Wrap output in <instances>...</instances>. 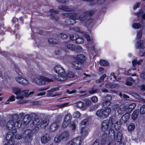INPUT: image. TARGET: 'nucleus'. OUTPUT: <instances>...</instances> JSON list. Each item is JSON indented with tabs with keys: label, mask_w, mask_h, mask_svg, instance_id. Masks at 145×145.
I'll return each mask as SVG.
<instances>
[{
	"label": "nucleus",
	"mask_w": 145,
	"mask_h": 145,
	"mask_svg": "<svg viewBox=\"0 0 145 145\" xmlns=\"http://www.w3.org/2000/svg\"><path fill=\"white\" fill-rule=\"evenodd\" d=\"M50 138L49 134H44L41 137L40 140L42 144H46L50 140Z\"/></svg>",
	"instance_id": "dca6fc26"
},
{
	"label": "nucleus",
	"mask_w": 145,
	"mask_h": 145,
	"mask_svg": "<svg viewBox=\"0 0 145 145\" xmlns=\"http://www.w3.org/2000/svg\"><path fill=\"white\" fill-rule=\"evenodd\" d=\"M61 40H63V39L61 38L60 39H59V37H57L56 38H50L48 39V41L51 44H56L59 43Z\"/></svg>",
	"instance_id": "f3484780"
},
{
	"label": "nucleus",
	"mask_w": 145,
	"mask_h": 145,
	"mask_svg": "<svg viewBox=\"0 0 145 145\" xmlns=\"http://www.w3.org/2000/svg\"><path fill=\"white\" fill-rule=\"evenodd\" d=\"M31 131L30 129H27L26 130L25 132L24 135H25V140L26 142H28L31 140Z\"/></svg>",
	"instance_id": "a211bd4d"
},
{
	"label": "nucleus",
	"mask_w": 145,
	"mask_h": 145,
	"mask_svg": "<svg viewBox=\"0 0 145 145\" xmlns=\"http://www.w3.org/2000/svg\"><path fill=\"white\" fill-rule=\"evenodd\" d=\"M54 70L56 72L59 74L57 80L60 81H63V67L60 65H57L55 67Z\"/></svg>",
	"instance_id": "6e6552de"
},
{
	"label": "nucleus",
	"mask_w": 145,
	"mask_h": 145,
	"mask_svg": "<svg viewBox=\"0 0 145 145\" xmlns=\"http://www.w3.org/2000/svg\"><path fill=\"white\" fill-rule=\"evenodd\" d=\"M69 17L71 20L69 21L70 23L68 24L73 25L76 23L75 20L78 19L76 14L73 13L69 14ZM78 19L81 21H84L86 19V17L84 15H81Z\"/></svg>",
	"instance_id": "39448f33"
},
{
	"label": "nucleus",
	"mask_w": 145,
	"mask_h": 145,
	"mask_svg": "<svg viewBox=\"0 0 145 145\" xmlns=\"http://www.w3.org/2000/svg\"><path fill=\"white\" fill-rule=\"evenodd\" d=\"M34 123H35L36 125H39L42 127H46L49 123V121L47 119H45L42 121L41 120L37 119L36 120L34 121Z\"/></svg>",
	"instance_id": "1a4fd4ad"
},
{
	"label": "nucleus",
	"mask_w": 145,
	"mask_h": 145,
	"mask_svg": "<svg viewBox=\"0 0 145 145\" xmlns=\"http://www.w3.org/2000/svg\"><path fill=\"white\" fill-rule=\"evenodd\" d=\"M60 88V87L57 86L53 88H52L50 90L47 91V92L48 93H50L57 91L59 90Z\"/></svg>",
	"instance_id": "e433bc0d"
},
{
	"label": "nucleus",
	"mask_w": 145,
	"mask_h": 145,
	"mask_svg": "<svg viewBox=\"0 0 145 145\" xmlns=\"http://www.w3.org/2000/svg\"><path fill=\"white\" fill-rule=\"evenodd\" d=\"M13 93L16 95V98L17 99V102L19 104H22L27 103V100H25L24 95L26 97H28L30 95L33 94L34 91L30 92L28 93L29 91L27 90L21 91L20 88L18 87H13L12 88Z\"/></svg>",
	"instance_id": "f257e3e1"
},
{
	"label": "nucleus",
	"mask_w": 145,
	"mask_h": 145,
	"mask_svg": "<svg viewBox=\"0 0 145 145\" xmlns=\"http://www.w3.org/2000/svg\"><path fill=\"white\" fill-rule=\"evenodd\" d=\"M121 124V120H119L118 121H117L115 123L114 126L115 129H118L120 127Z\"/></svg>",
	"instance_id": "c9c22d12"
},
{
	"label": "nucleus",
	"mask_w": 145,
	"mask_h": 145,
	"mask_svg": "<svg viewBox=\"0 0 145 145\" xmlns=\"http://www.w3.org/2000/svg\"><path fill=\"white\" fill-rule=\"evenodd\" d=\"M97 116L100 118H104V115L103 109H100L98 110L96 112Z\"/></svg>",
	"instance_id": "a878e982"
},
{
	"label": "nucleus",
	"mask_w": 145,
	"mask_h": 145,
	"mask_svg": "<svg viewBox=\"0 0 145 145\" xmlns=\"http://www.w3.org/2000/svg\"><path fill=\"white\" fill-rule=\"evenodd\" d=\"M104 118H106L110 114L111 109L110 108H107L105 109H103Z\"/></svg>",
	"instance_id": "5701e85b"
},
{
	"label": "nucleus",
	"mask_w": 145,
	"mask_h": 145,
	"mask_svg": "<svg viewBox=\"0 0 145 145\" xmlns=\"http://www.w3.org/2000/svg\"><path fill=\"white\" fill-rule=\"evenodd\" d=\"M84 40L83 38L79 37L76 40V42L78 44H82L84 42Z\"/></svg>",
	"instance_id": "58836bf2"
},
{
	"label": "nucleus",
	"mask_w": 145,
	"mask_h": 145,
	"mask_svg": "<svg viewBox=\"0 0 145 145\" xmlns=\"http://www.w3.org/2000/svg\"><path fill=\"white\" fill-rule=\"evenodd\" d=\"M129 81L133 82L134 81V80L131 78H129L126 80V85L130 86L132 85V83L129 82Z\"/></svg>",
	"instance_id": "c03bdc74"
},
{
	"label": "nucleus",
	"mask_w": 145,
	"mask_h": 145,
	"mask_svg": "<svg viewBox=\"0 0 145 145\" xmlns=\"http://www.w3.org/2000/svg\"><path fill=\"white\" fill-rule=\"evenodd\" d=\"M74 76V74L73 72H69L67 74H66L64 75V81L67 80L68 77L72 78Z\"/></svg>",
	"instance_id": "cd10ccee"
},
{
	"label": "nucleus",
	"mask_w": 145,
	"mask_h": 145,
	"mask_svg": "<svg viewBox=\"0 0 145 145\" xmlns=\"http://www.w3.org/2000/svg\"><path fill=\"white\" fill-rule=\"evenodd\" d=\"M139 114V111L138 110H135L134 111L132 114L131 117L133 120H135L138 117Z\"/></svg>",
	"instance_id": "c85d7f7f"
},
{
	"label": "nucleus",
	"mask_w": 145,
	"mask_h": 145,
	"mask_svg": "<svg viewBox=\"0 0 145 145\" xmlns=\"http://www.w3.org/2000/svg\"><path fill=\"white\" fill-rule=\"evenodd\" d=\"M18 119V116L16 115H14L12 117V119L8 121L6 125L7 128L9 130L12 129L13 127L14 126L16 122L18 124V127H20L22 124V121H20L19 122L17 121Z\"/></svg>",
	"instance_id": "20e7f679"
},
{
	"label": "nucleus",
	"mask_w": 145,
	"mask_h": 145,
	"mask_svg": "<svg viewBox=\"0 0 145 145\" xmlns=\"http://www.w3.org/2000/svg\"><path fill=\"white\" fill-rule=\"evenodd\" d=\"M70 37L71 40H75L76 41L78 38L79 37V35L77 34H74L70 35Z\"/></svg>",
	"instance_id": "473e14b6"
},
{
	"label": "nucleus",
	"mask_w": 145,
	"mask_h": 145,
	"mask_svg": "<svg viewBox=\"0 0 145 145\" xmlns=\"http://www.w3.org/2000/svg\"><path fill=\"white\" fill-rule=\"evenodd\" d=\"M66 46L67 48L70 50H74L76 48L75 46L72 44H68Z\"/></svg>",
	"instance_id": "2f4dec72"
},
{
	"label": "nucleus",
	"mask_w": 145,
	"mask_h": 145,
	"mask_svg": "<svg viewBox=\"0 0 145 145\" xmlns=\"http://www.w3.org/2000/svg\"><path fill=\"white\" fill-rule=\"evenodd\" d=\"M83 105V103L81 101L78 102L76 104V106L79 108H82Z\"/></svg>",
	"instance_id": "5fc2aeb1"
},
{
	"label": "nucleus",
	"mask_w": 145,
	"mask_h": 145,
	"mask_svg": "<svg viewBox=\"0 0 145 145\" xmlns=\"http://www.w3.org/2000/svg\"><path fill=\"white\" fill-rule=\"evenodd\" d=\"M139 89L142 91H144L145 90V85L144 84H142L139 86Z\"/></svg>",
	"instance_id": "680f3d73"
},
{
	"label": "nucleus",
	"mask_w": 145,
	"mask_h": 145,
	"mask_svg": "<svg viewBox=\"0 0 145 145\" xmlns=\"http://www.w3.org/2000/svg\"><path fill=\"white\" fill-rule=\"evenodd\" d=\"M107 140V135H104L103 136L102 140V143L104 144Z\"/></svg>",
	"instance_id": "603ef678"
},
{
	"label": "nucleus",
	"mask_w": 145,
	"mask_h": 145,
	"mask_svg": "<svg viewBox=\"0 0 145 145\" xmlns=\"http://www.w3.org/2000/svg\"><path fill=\"white\" fill-rule=\"evenodd\" d=\"M80 113L78 111L75 112L73 115L74 117L77 118H80Z\"/></svg>",
	"instance_id": "8fccbe9b"
},
{
	"label": "nucleus",
	"mask_w": 145,
	"mask_h": 145,
	"mask_svg": "<svg viewBox=\"0 0 145 145\" xmlns=\"http://www.w3.org/2000/svg\"><path fill=\"white\" fill-rule=\"evenodd\" d=\"M140 112L141 114H145V105H143L140 108Z\"/></svg>",
	"instance_id": "a18cd8bd"
},
{
	"label": "nucleus",
	"mask_w": 145,
	"mask_h": 145,
	"mask_svg": "<svg viewBox=\"0 0 145 145\" xmlns=\"http://www.w3.org/2000/svg\"><path fill=\"white\" fill-rule=\"evenodd\" d=\"M49 12L50 13V16H52V15H54L55 14L58 13V12L57 11L55 10L54 9H51L49 11Z\"/></svg>",
	"instance_id": "6e6d98bb"
},
{
	"label": "nucleus",
	"mask_w": 145,
	"mask_h": 145,
	"mask_svg": "<svg viewBox=\"0 0 145 145\" xmlns=\"http://www.w3.org/2000/svg\"><path fill=\"white\" fill-rule=\"evenodd\" d=\"M80 133L81 134V137L84 138L86 137L88 134L89 131L88 129L84 128H81L80 130Z\"/></svg>",
	"instance_id": "412c9836"
},
{
	"label": "nucleus",
	"mask_w": 145,
	"mask_h": 145,
	"mask_svg": "<svg viewBox=\"0 0 145 145\" xmlns=\"http://www.w3.org/2000/svg\"><path fill=\"white\" fill-rule=\"evenodd\" d=\"M106 76V74H103L101 76L100 78L99 79L96 80V81L97 82L99 83L102 82L103 81L104 79Z\"/></svg>",
	"instance_id": "79ce46f5"
},
{
	"label": "nucleus",
	"mask_w": 145,
	"mask_h": 145,
	"mask_svg": "<svg viewBox=\"0 0 145 145\" xmlns=\"http://www.w3.org/2000/svg\"><path fill=\"white\" fill-rule=\"evenodd\" d=\"M63 135H57L55 138L54 141L56 142H59L63 139Z\"/></svg>",
	"instance_id": "c756f323"
},
{
	"label": "nucleus",
	"mask_w": 145,
	"mask_h": 145,
	"mask_svg": "<svg viewBox=\"0 0 145 145\" xmlns=\"http://www.w3.org/2000/svg\"><path fill=\"white\" fill-rule=\"evenodd\" d=\"M108 135H109L111 137H114V136L115 135V132L114 130L112 129L111 128L110 129Z\"/></svg>",
	"instance_id": "ea45409f"
},
{
	"label": "nucleus",
	"mask_w": 145,
	"mask_h": 145,
	"mask_svg": "<svg viewBox=\"0 0 145 145\" xmlns=\"http://www.w3.org/2000/svg\"><path fill=\"white\" fill-rule=\"evenodd\" d=\"M136 104L135 103H132L129 104L128 105L125 106L126 110L131 112L135 108Z\"/></svg>",
	"instance_id": "4be33fe9"
},
{
	"label": "nucleus",
	"mask_w": 145,
	"mask_h": 145,
	"mask_svg": "<svg viewBox=\"0 0 145 145\" xmlns=\"http://www.w3.org/2000/svg\"><path fill=\"white\" fill-rule=\"evenodd\" d=\"M6 140L8 145H13L15 143L14 135L12 131H10L7 135Z\"/></svg>",
	"instance_id": "0eeeda50"
},
{
	"label": "nucleus",
	"mask_w": 145,
	"mask_h": 145,
	"mask_svg": "<svg viewBox=\"0 0 145 145\" xmlns=\"http://www.w3.org/2000/svg\"><path fill=\"white\" fill-rule=\"evenodd\" d=\"M53 81L52 79H49L42 76L39 77L33 78L31 79V81L39 85H43L45 84L46 82H50Z\"/></svg>",
	"instance_id": "7ed1b4c3"
},
{
	"label": "nucleus",
	"mask_w": 145,
	"mask_h": 145,
	"mask_svg": "<svg viewBox=\"0 0 145 145\" xmlns=\"http://www.w3.org/2000/svg\"><path fill=\"white\" fill-rule=\"evenodd\" d=\"M100 64L102 66H107L109 65L108 62L106 60H102L99 62Z\"/></svg>",
	"instance_id": "7c9ffc66"
},
{
	"label": "nucleus",
	"mask_w": 145,
	"mask_h": 145,
	"mask_svg": "<svg viewBox=\"0 0 145 145\" xmlns=\"http://www.w3.org/2000/svg\"><path fill=\"white\" fill-rule=\"evenodd\" d=\"M142 60H143L142 59H141L138 61H137L136 59H134L132 61L133 66L134 67V68L133 69V70H134L136 68H135V67H136V65H140V64L141 62L142 61Z\"/></svg>",
	"instance_id": "393cba45"
},
{
	"label": "nucleus",
	"mask_w": 145,
	"mask_h": 145,
	"mask_svg": "<svg viewBox=\"0 0 145 145\" xmlns=\"http://www.w3.org/2000/svg\"><path fill=\"white\" fill-rule=\"evenodd\" d=\"M82 140L80 137H78L73 139L69 142L66 145H80Z\"/></svg>",
	"instance_id": "9b49d317"
},
{
	"label": "nucleus",
	"mask_w": 145,
	"mask_h": 145,
	"mask_svg": "<svg viewBox=\"0 0 145 145\" xmlns=\"http://www.w3.org/2000/svg\"><path fill=\"white\" fill-rule=\"evenodd\" d=\"M126 110L125 106L124 105H121L118 109L117 112L119 114H123Z\"/></svg>",
	"instance_id": "aec40b11"
},
{
	"label": "nucleus",
	"mask_w": 145,
	"mask_h": 145,
	"mask_svg": "<svg viewBox=\"0 0 145 145\" xmlns=\"http://www.w3.org/2000/svg\"><path fill=\"white\" fill-rule=\"evenodd\" d=\"M135 128L134 123H131L128 126V130L129 131H130L133 130Z\"/></svg>",
	"instance_id": "72a5a7b5"
},
{
	"label": "nucleus",
	"mask_w": 145,
	"mask_h": 145,
	"mask_svg": "<svg viewBox=\"0 0 145 145\" xmlns=\"http://www.w3.org/2000/svg\"><path fill=\"white\" fill-rule=\"evenodd\" d=\"M13 93L16 95V98L17 99V102L19 104H22L27 103V100H25L24 95L26 97H28L30 95L33 94L34 91L30 92L28 93L29 91L27 90L21 91L20 88L18 87H13L12 88Z\"/></svg>",
	"instance_id": "f03ea898"
},
{
	"label": "nucleus",
	"mask_w": 145,
	"mask_h": 145,
	"mask_svg": "<svg viewBox=\"0 0 145 145\" xmlns=\"http://www.w3.org/2000/svg\"><path fill=\"white\" fill-rule=\"evenodd\" d=\"M15 100V97L14 96L12 95L10 97L8 100L7 102L6 103V104L9 103L10 101H12Z\"/></svg>",
	"instance_id": "09e8293b"
},
{
	"label": "nucleus",
	"mask_w": 145,
	"mask_h": 145,
	"mask_svg": "<svg viewBox=\"0 0 145 145\" xmlns=\"http://www.w3.org/2000/svg\"><path fill=\"white\" fill-rule=\"evenodd\" d=\"M22 73L19 71L18 76L15 78L16 81L21 84L24 85H27L29 84V81L27 79L23 77Z\"/></svg>",
	"instance_id": "423d86ee"
},
{
	"label": "nucleus",
	"mask_w": 145,
	"mask_h": 145,
	"mask_svg": "<svg viewBox=\"0 0 145 145\" xmlns=\"http://www.w3.org/2000/svg\"><path fill=\"white\" fill-rule=\"evenodd\" d=\"M111 103V102L109 101L105 100L102 103V106L103 107L108 106L110 105Z\"/></svg>",
	"instance_id": "f704fd0d"
},
{
	"label": "nucleus",
	"mask_w": 145,
	"mask_h": 145,
	"mask_svg": "<svg viewBox=\"0 0 145 145\" xmlns=\"http://www.w3.org/2000/svg\"><path fill=\"white\" fill-rule=\"evenodd\" d=\"M123 134L120 131H118L116 134V139L118 142H120L122 138Z\"/></svg>",
	"instance_id": "b1692460"
},
{
	"label": "nucleus",
	"mask_w": 145,
	"mask_h": 145,
	"mask_svg": "<svg viewBox=\"0 0 145 145\" xmlns=\"http://www.w3.org/2000/svg\"><path fill=\"white\" fill-rule=\"evenodd\" d=\"M72 119V116L70 114H68L64 118V127L67 126L70 124Z\"/></svg>",
	"instance_id": "ddd939ff"
},
{
	"label": "nucleus",
	"mask_w": 145,
	"mask_h": 145,
	"mask_svg": "<svg viewBox=\"0 0 145 145\" xmlns=\"http://www.w3.org/2000/svg\"><path fill=\"white\" fill-rule=\"evenodd\" d=\"M74 58L76 60L82 63L86 59V57L84 55L80 54L78 55L76 57H75Z\"/></svg>",
	"instance_id": "6ab92c4d"
},
{
	"label": "nucleus",
	"mask_w": 145,
	"mask_h": 145,
	"mask_svg": "<svg viewBox=\"0 0 145 145\" xmlns=\"http://www.w3.org/2000/svg\"><path fill=\"white\" fill-rule=\"evenodd\" d=\"M60 125V122L58 121H54L49 126L48 129L51 131H56Z\"/></svg>",
	"instance_id": "9d476101"
},
{
	"label": "nucleus",
	"mask_w": 145,
	"mask_h": 145,
	"mask_svg": "<svg viewBox=\"0 0 145 145\" xmlns=\"http://www.w3.org/2000/svg\"><path fill=\"white\" fill-rule=\"evenodd\" d=\"M88 121V120L87 119H85L82 121L80 125L81 128H83L85 126H83V125H86Z\"/></svg>",
	"instance_id": "de8ad7c7"
},
{
	"label": "nucleus",
	"mask_w": 145,
	"mask_h": 145,
	"mask_svg": "<svg viewBox=\"0 0 145 145\" xmlns=\"http://www.w3.org/2000/svg\"><path fill=\"white\" fill-rule=\"evenodd\" d=\"M31 118L30 115H26L23 119L24 123L27 124L28 123L31 121Z\"/></svg>",
	"instance_id": "bb28decb"
},
{
	"label": "nucleus",
	"mask_w": 145,
	"mask_h": 145,
	"mask_svg": "<svg viewBox=\"0 0 145 145\" xmlns=\"http://www.w3.org/2000/svg\"><path fill=\"white\" fill-rule=\"evenodd\" d=\"M70 134L68 131L64 132V140H67L69 138Z\"/></svg>",
	"instance_id": "4c0bfd02"
},
{
	"label": "nucleus",
	"mask_w": 145,
	"mask_h": 145,
	"mask_svg": "<svg viewBox=\"0 0 145 145\" xmlns=\"http://www.w3.org/2000/svg\"><path fill=\"white\" fill-rule=\"evenodd\" d=\"M63 49H59L56 50L55 52V54L56 55H60L62 53Z\"/></svg>",
	"instance_id": "3c124183"
},
{
	"label": "nucleus",
	"mask_w": 145,
	"mask_h": 145,
	"mask_svg": "<svg viewBox=\"0 0 145 145\" xmlns=\"http://www.w3.org/2000/svg\"><path fill=\"white\" fill-rule=\"evenodd\" d=\"M91 99L94 103H97L98 101V98L96 96H94L91 98Z\"/></svg>",
	"instance_id": "13d9d810"
},
{
	"label": "nucleus",
	"mask_w": 145,
	"mask_h": 145,
	"mask_svg": "<svg viewBox=\"0 0 145 145\" xmlns=\"http://www.w3.org/2000/svg\"><path fill=\"white\" fill-rule=\"evenodd\" d=\"M109 121L108 120H104L101 124V129L103 131H107L109 127Z\"/></svg>",
	"instance_id": "4468645a"
},
{
	"label": "nucleus",
	"mask_w": 145,
	"mask_h": 145,
	"mask_svg": "<svg viewBox=\"0 0 145 145\" xmlns=\"http://www.w3.org/2000/svg\"><path fill=\"white\" fill-rule=\"evenodd\" d=\"M22 137V136L20 134H17L15 135V138L17 139H20Z\"/></svg>",
	"instance_id": "052dcab7"
},
{
	"label": "nucleus",
	"mask_w": 145,
	"mask_h": 145,
	"mask_svg": "<svg viewBox=\"0 0 145 145\" xmlns=\"http://www.w3.org/2000/svg\"><path fill=\"white\" fill-rule=\"evenodd\" d=\"M105 87L107 88H112L115 87V85L114 84L108 83L105 84Z\"/></svg>",
	"instance_id": "49530a36"
},
{
	"label": "nucleus",
	"mask_w": 145,
	"mask_h": 145,
	"mask_svg": "<svg viewBox=\"0 0 145 145\" xmlns=\"http://www.w3.org/2000/svg\"><path fill=\"white\" fill-rule=\"evenodd\" d=\"M72 67L76 70H80L82 68V63L76 60L72 62Z\"/></svg>",
	"instance_id": "2eb2a0df"
},
{
	"label": "nucleus",
	"mask_w": 145,
	"mask_h": 145,
	"mask_svg": "<svg viewBox=\"0 0 145 145\" xmlns=\"http://www.w3.org/2000/svg\"><path fill=\"white\" fill-rule=\"evenodd\" d=\"M140 5V3L138 2L133 7V8L134 9H136L137 8L139 7V6Z\"/></svg>",
	"instance_id": "774afa93"
},
{
	"label": "nucleus",
	"mask_w": 145,
	"mask_h": 145,
	"mask_svg": "<svg viewBox=\"0 0 145 145\" xmlns=\"http://www.w3.org/2000/svg\"><path fill=\"white\" fill-rule=\"evenodd\" d=\"M143 41H139L137 42L136 44V48H140V54L141 56L144 55L145 54V48H144L143 46Z\"/></svg>",
	"instance_id": "f8f14e48"
},
{
	"label": "nucleus",
	"mask_w": 145,
	"mask_h": 145,
	"mask_svg": "<svg viewBox=\"0 0 145 145\" xmlns=\"http://www.w3.org/2000/svg\"><path fill=\"white\" fill-rule=\"evenodd\" d=\"M98 91V89H93L91 90H90L89 91V93L91 94H93L97 91Z\"/></svg>",
	"instance_id": "4d7b16f0"
},
{
	"label": "nucleus",
	"mask_w": 145,
	"mask_h": 145,
	"mask_svg": "<svg viewBox=\"0 0 145 145\" xmlns=\"http://www.w3.org/2000/svg\"><path fill=\"white\" fill-rule=\"evenodd\" d=\"M73 29L75 31L77 32H81V30L80 28L78 27H75L73 28Z\"/></svg>",
	"instance_id": "338daca9"
},
{
	"label": "nucleus",
	"mask_w": 145,
	"mask_h": 145,
	"mask_svg": "<svg viewBox=\"0 0 145 145\" xmlns=\"http://www.w3.org/2000/svg\"><path fill=\"white\" fill-rule=\"evenodd\" d=\"M72 9L70 8L67 6H64V11H71Z\"/></svg>",
	"instance_id": "0e129e2a"
},
{
	"label": "nucleus",
	"mask_w": 145,
	"mask_h": 145,
	"mask_svg": "<svg viewBox=\"0 0 145 145\" xmlns=\"http://www.w3.org/2000/svg\"><path fill=\"white\" fill-rule=\"evenodd\" d=\"M142 36V33L141 31H139L137 32V37L138 39L140 38Z\"/></svg>",
	"instance_id": "69168bd1"
},
{
	"label": "nucleus",
	"mask_w": 145,
	"mask_h": 145,
	"mask_svg": "<svg viewBox=\"0 0 145 145\" xmlns=\"http://www.w3.org/2000/svg\"><path fill=\"white\" fill-rule=\"evenodd\" d=\"M133 27L135 29H139L141 27V26L140 24L138 23H134L133 25Z\"/></svg>",
	"instance_id": "864d4df0"
},
{
	"label": "nucleus",
	"mask_w": 145,
	"mask_h": 145,
	"mask_svg": "<svg viewBox=\"0 0 145 145\" xmlns=\"http://www.w3.org/2000/svg\"><path fill=\"white\" fill-rule=\"evenodd\" d=\"M130 116V114L129 113H127L123 115V117L125 119V121H127L129 120Z\"/></svg>",
	"instance_id": "a19ab883"
},
{
	"label": "nucleus",
	"mask_w": 145,
	"mask_h": 145,
	"mask_svg": "<svg viewBox=\"0 0 145 145\" xmlns=\"http://www.w3.org/2000/svg\"><path fill=\"white\" fill-rule=\"evenodd\" d=\"M70 126L72 130H75L76 127V121H73Z\"/></svg>",
	"instance_id": "37998d69"
},
{
	"label": "nucleus",
	"mask_w": 145,
	"mask_h": 145,
	"mask_svg": "<svg viewBox=\"0 0 145 145\" xmlns=\"http://www.w3.org/2000/svg\"><path fill=\"white\" fill-rule=\"evenodd\" d=\"M82 47L79 46L77 47L76 50L77 52H80L82 51Z\"/></svg>",
	"instance_id": "e2e57ef3"
},
{
	"label": "nucleus",
	"mask_w": 145,
	"mask_h": 145,
	"mask_svg": "<svg viewBox=\"0 0 145 145\" xmlns=\"http://www.w3.org/2000/svg\"><path fill=\"white\" fill-rule=\"evenodd\" d=\"M112 99V97L110 95H108L105 97V100L110 101Z\"/></svg>",
	"instance_id": "bf43d9fd"
}]
</instances>
